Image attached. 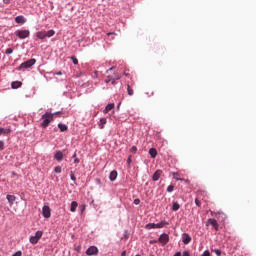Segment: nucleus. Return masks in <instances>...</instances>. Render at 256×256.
<instances>
[{
	"label": "nucleus",
	"mask_w": 256,
	"mask_h": 256,
	"mask_svg": "<svg viewBox=\"0 0 256 256\" xmlns=\"http://www.w3.org/2000/svg\"><path fill=\"white\" fill-rule=\"evenodd\" d=\"M6 199H7L8 203H9V205L11 206V205H13V203H15L17 197H15V195L8 194L6 196Z\"/></svg>",
	"instance_id": "nucleus-14"
},
{
	"label": "nucleus",
	"mask_w": 256,
	"mask_h": 256,
	"mask_svg": "<svg viewBox=\"0 0 256 256\" xmlns=\"http://www.w3.org/2000/svg\"><path fill=\"white\" fill-rule=\"evenodd\" d=\"M29 241L32 245H37V243H39V238H36V236H31Z\"/></svg>",
	"instance_id": "nucleus-23"
},
{
	"label": "nucleus",
	"mask_w": 256,
	"mask_h": 256,
	"mask_svg": "<svg viewBox=\"0 0 256 256\" xmlns=\"http://www.w3.org/2000/svg\"><path fill=\"white\" fill-rule=\"evenodd\" d=\"M130 151L134 154L137 153V146H132Z\"/></svg>",
	"instance_id": "nucleus-37"
},
{
	"label": "nucleus",
	"mask_w": 256,
	"mask_h": 256,
	"mask_svg": "<svg viewBox=\"0 0 256 256\" xmlns=\"http://www.w3.org/2000/svg\"><path fill=\"white\" fill-rule=\"evenodd\" d=\"M209 225H212L215 231H219V223H217V220L215 218H209L207 220L206 227H209Z\"/></svg>",
	"instance_id": "nucleus-6"
},
{
	"label": "nucleus",
	"mask_w": 256,
	"mask_h": 256,
	"mask_svg": "<svg viewBox=\"0 0 256 256\" xmlns=\"http://www.w3.org/2000/svg\"><path fill=\"white\" fill-rule=\"evenodd\" d=\"M71 61H72V63H73L74 65H79V60L77 59V57L72 56V57H71Z\"/></svg>",
	"instance_id": "nucleus-27"
},
{
	"label": "nucleus",
	"mask_w": 256,
	"mask_h": 256,
	"mask_svg": "<svg viewBox=\"0 0 256 256\" xmlns=\"http://www.w3.org/2000/svg\"><path fill=\"white\" fill-rule=\"evenodd\" d=\"M139 203H141L139 198L134 199V205H139Z\"/></svg>",
	"instance_id": "nucleus-40"
},
{
	"label": "nucleus",
	"mask_w": 256,
	"mask_h": 256,
	"mask_svg": "<svg viewBox=\"0 0 256 256\" xmlns=\"http://www.w3.org/2000/svg\"><path fill=\"white\" fill-rule=\"evenodd\" d=\"M195 205L197 206V207H201V201H199V199H195Z\"/></svg>",
	"instance_id": "nucleus-38"
},
{
	"label": "nucleus",
	"mask_w": 256,
	"mask_h": 256,
	"mask_svg": "<svg viewBox=\"0 0 256 256\" xmlns=\"http://www.w3.org/2000/svg\"><path fill=\"white\" fill-rule=\"evenodd\" d=\"M191 236L187 233H183L182 234V243H184V245H189V243H191Z\"/></svg>",
	"instance_id": "nucleus-11"
},
{
	"label": "nucleus",
	"mask_w": 256,
	"mask_h": 256,
	"mask_svg": "<svg viewBox=\"0 0 256 256\" xmlns=\"http://www.w3.org/2000/svg\"><path fill=\"white\" fill-rule=\"evenodd\" d=\"M158 241L163 246L167 245V243H169V234L167 233L161 234L160 237L158 238Z\"/></svg>",
	"instance_id": "nucleus-7"
},
{
	"label": "nucleus",
	"mask_w": 256,
	"mask_h": 256,
	"mask_svg": "<svg viewBox=\"0 0 256 256\" xmlns=\"http://www.w3.org/2000/svg\"><path fill=\"white\" fill-rule=\"evenodd\" d=\"M70 179L71 181H77V178L75 177V174L73 173V171L70 172Z\"/></svg>",
	"instance_id": "nucleus-31"
},
{
	"label": "nucleus",
	"mask_w": 256,
	"mask_h": 256,
	"mask_svg": "<svg viewBox=\"0 0 256 256\" xmlns=\"http://www.w3.org/2000/svg\"><path fill=\"white\" fill-rule=\"evenodd\" d=\"M58 128L60 129L61 133H65L67 131L68 127L65 124L59 123Z\"/></svg>",
	"instance_id": "nucleus-22"
},
{
	"label": "nucleus",
	"mask_w": 256,
	"mask_h": 256,
	"mask_svg": "<svg viewBox=\"0 0 256 256\" xmlns=\"http://www.w3.org/2000/svg\"><path fill=\"white\" fill-rule=\"evenodd\" d=\"M135 256H141V255L137 254V255H135Z\"/></svg>",
	"instance_id": "nucleus-56"
},
{
	"label": "nucleus",
	"mask_w": 256,
	"mask_h": 256,
	"mask_svg": "<svg viewBox=\"0 0 256 256\" xmlns=\"http://www.w3.org/2000/svg\"><path fill=\"white\" fill-rule=\"evenodd\" d=\"M174 179H176V181H182V179L178 178V176H174Z\"/></svg>",
	"instance_id": "nucleus-49"
},
{
	"label": "nucleus",
	"mask_w": 256,
	"mask_h": 256,
	"mask_svg": "<svg viewBox=\"0 0 256 256\" xmlns=\"http://www.w3.org/2000/svg\"><path fill=\"white\" fill-rule=\"evenodd\" d=\"M112 79H113V76H107L105 79V83H111Z\"/></svg>",
	"instance_id": "nucleus-34"
},
{
	"label": "nucleus",
	"mask_w": 256,
	"mask_h": 256,
	"mask_svg": "<svg viewBox=\"0 0 256 256\" xmlns=\"http://www.w3.org/2000/svg\"><path fill=\"white\" fill-rule=\"evenodd\" d=\"M13 53V48H7L5 51L6 55H11Z\"/></svg>",
	"instance_id": "nucleus-32"
},
{
	"label": "nucleus",
	"mask_w": 256,
	"mask_h": 256,
	"mask_svg": "<svg viewBox=\"0 0 256 256\" xmlns=\"http://www.w3.org/2000/svg\"><path fill=\"white\" fill-rule=\"evenodd\" d=\"M10 2L11 0H3V3H5V5H9Z\"/></svg>",
	"instance_id": "nucleus-46"
},
{
	"label": "nucleus",
	"mask_w": 256,
	"mask_h": 256,
	"mask_svg": "<svg viewBox=\"0 0 256 256\" xmlns=\"http://www.w3.org/2000/svg\"><path fill=\"white\" fill-rule=\"evenodd\" d=\"M5 149V142L3 140H0V151H3Z\"/></svg>",
	"instance_id": "nucleus-33"
},
{
	"label": "nucleus",
	"mask_w": 256,
	"mask_h": 256,
	"mask_svg": "<svg viewBox=\"0 0 256 256\" xmlns=\"http://www.w3.org/2000/svg\"><path fill=\"white\" fill-rule=\"evenodd\" d=\"M174 256H181V252H176Z\"/></svg>",
	"instance_id": "nucleus-51"
},
{
	"label": "nucleus",
	"mask_w": 256,
	"mask_h": 256,
	"mask_svg": "<svg viewBox=\"0 0 256 256\" xmlns=\"http://www.w3.org/2000/svg\"><path fill=\"white\" fill-rule=\"evenodd\" d=\"M111 85H117V80H115L114 78H112V80H111Z\"/></svg>",
	"instance_id": "nucleus-42"
},
{
	"label": "nucleus",
	"mask_w": 256,
	"mask_h": 256,
	"mask_svg": "<svg viewBox=\"0 0 256 256\" xmlns=\"http://www.w3.org/2000/svg\"><path fill=\"white\" fill-rule=\"evenodd\" d=\"M109 179H110V181H115L117 179V171L116 170H113L110 172Z\"/></svg>",
	"instance_id": "nucleus-21"
},
{
	"label": "nucleus",
	"mask_w": 256,
	"mask_h": 256,
	"mask_svg": "<svg viewBox=\"0 0 256 256\" xmlns=\"http://www.w3.org/2000/svg\"><path fill=\"white\" fill-rule=\"evenodd\" d=\"M213 251L215 252V254H216L217 256H221V250H219V249H214Z\"/></svg>",
	"instance_id": "nucleus-39"
},
{
	"label": "nucleus",
	"mask_w": 256,
	"mask_h": 256,
	"mask_svg": "<svg viewBox=\"0 0 256 256\" xmlns=\"http://www.w3.org/2000/svg\"><path fill=\"white\" fill-rule=\"evenodd\" d=\"M54 35H55V30H48V31L42 30V31L36 32L37 39H41V40L45 39L46 37L51 38Z\"/></svg>",
	"instance_id": "nucleus-2"
},
{
	"label": "nucleus",
	"mask_w": 256,
	"mask_h": 256,
	"mask_svg": "<svg viewBox=\"0 0 256 256\" xmlns=\"http://www.w3.org/2000/svg\"><path fill=\"white\" fill-rule=\"evenodd\" d=\"M14 35H16L18 39H27V37L31 35V32L29 30H16Z\"/></svg>",
	"instance_id": "nucleus-5"
},
{
	"label": "nucleus",
	"mask_w": 256,
	"mask_h": 256,
	"mask_svg": "<svg viewBox=\"0 0 256 256\" xmlns=\"http://www.w3.org/2000/svg\"><path fill=\"white\" fill-rule=\"evenodd\" d=\"M107 35L109 37V36L113 35V32H109V33H107Z\"/></svg>",
	"instance_id": "nucleus-53"
},
{
	"label": "nucleus",
	"mask_w": 256,
	"mask_h": 256,
	"mask_svg": "<svg viewBox=\"0 0 256 256\" xmlns=\"http://www.w3.org/2000/svg\"><path fill=\"white\" fill-rule=\"evenodd\" d=\"M115 70V66H112L111 68H109L108 70H106V73H109V71H113Z\"/></svg>",
	"instance_id": "nucleus-44"
},
{
	"label": "nucleus",
	"mask_w": 256,
	"mask_h": 256,
	"mask_svg": "<svg viewBox=\"0 0 256 256\" xmlns=\"http://www.w3.org/2000/svg\"><path fill=\"white\" fill-rule=\"evenodd\" d=\"M127 255V251H122V253H121V256H126Z\"/></svg>",
	"instance_id": "nucleus-47"
},
{
	"label": "nucleus",
	"mask_w": 256,
	"mask_h": 256,
	"mask_svg": "<svg viewBox=\"0 0 256 256\" xmlns=\"http://www.w3.org/2000/svg\"><path fill=\"white\" fill-rule=\"evenodd\" d=\"M105 125H107V118H100V122L98 124L99 129H105Z\"/></svg>",
	"instance_id": "nucleus-15"
},
{
	"label": "nucleus",
	"mask_w": 256,
	"mask_h": 256,
	"mask_svg": "<svg viewBox=\"0 0 256 256\" xmlns=\"http://www.w3.org/2000/svg\"><path fill=\"white\" fill-rule=\"evenodd\" d=\"M56 75H63V72L59 71L56 73Z\"/></svg>",
	"instance_id": "nucleus-52"
},
{
	"label": "nucleus",
	"mask_w": 256,
	"mask_h": 256,
	"mask_svg": "<svg viewBox=\"0 0 256 256\" xmlns=\"http://www.w3.org/2000/svg\"><path fill=\"white\" fill-rule=\"evenodd\" d=\"M149 155L152 159H155V157H157V149L155 148H150L149 149Z\"/></svg>",
	"instance_id": "nucleus-20"
},
{
	"label": "nucleus",
	"mask_w": 256,
	"mask_h": 256,
	"mask_svg": "<svg viewBox=\"0 0 256 256\" xmlns=\"http://www.w3.org/2000/svg\"><path fill=\"white\" fill-rule=\"evenodd\" d=\"M54 114L51 112H46L42 115L41 119L43 120L41 123V127H43V129H47V126L50 125V123H52Z\"/></svg>",
	"instance_id": "nucleus-1"
},
{
	"label": "nucleus",
	"mask_w": 256,
	"mask_h": 256,
	"mask_svg": "<svg viewBox=\"0 0 256 256\" xmlns=\"http://www.w3.org/2000/svg\"><path fill=\"white\" fill-rule=\"evenodd\" d=\"M42 215L45 219H49L51 217V208L49 206H43Z\"/></svg>",
	"instance_id": "nucleus-9"
},
{
	"label": "nucleus",
	"mask_w": 256,
	"mask_h": 256,
	"mask_svg": "<svg viewBox=\"0 0 256 256\" xmlns=\"http://www.w3.org/2000/svg\"><path fill=\"white\" fill-rule=\"evenodd\" d=\"M21 85H23V83H21V81H14L11 83L12 89H19V87H21Z\"/></svg>",
	"instance_id": "nucleus-19"
},
{
	"label": "nucleus",
	"mask_w": 256,
	"mask_h": 256,
	"mask_svg": "<svg viewBox=\"0 0 256 256\" xmlns=\"http://www.w3.org/2000/svg\"><path fill=\"white\" fill-rule=\"evenodd\" d=\"M113 79H115V81H119V79H121V75L115 74V75L113 76Z\"/></svg>",
	"instance_id": "nucleus-36"
},
{
	"label": "nucleus",
	"mask_w": 256,
	"mask_h": 256,
	"mask_svg": "<svg viewBox=\"0 0 256 256\" xmlns=\"http://www.w3.org/2000/svg\"><path fill=\"white\" fill-rule=\"evenodd\" d=\"M97 183H101V180H100V179H97Z\"/></svg>",
	"instance_id": "nucleus-55"
},
{
	"label": "nucleus",
	"mask_w": 256,
	"mask_h": 256,
	"mask_svg": "<svg viewBox=\"0 0 256 256\" xmlns=\"http://www.w3.org/2000/svg\"><path fill=\"white\" fill-rule=\"evenodd\" d=\"M54 159L55 161H58V163H61V161H63V151L61 150L56 151L54 154Z\"/></svg>",
	"instance_id": "nucleus-12"
},
{
	"label": "nucleus",
	"mask_w": 256,
	"mask_h": 256,
	"mask_svg": "<svg viewBox=\"0 0 256 256\" xmlns=\"http://www.w3.org/2000/svg\"><path fill=\"white\" fill-rule=\"evenodd\" d=\"M179 209H181V205H179L177 202H173L172 211H179Z\"/></svg>",
	"instance_id": "nucleus-24"
},
{
	"label": "nucleus",
	"mask_w": 256,
	"mask_h": 256,
	"mask_svg": "<svg viewBox=\"0 0 256 256\" xmlns=\"http://www.w3.org/2000/svg\"><path fill=\"white\" fill-rule=\"evenodd\" d=\"M0 135H11V128H0Z\"/></svg>",
	"instance_id": "nucleus-17"
},
{
	"label": "nucleus",
	"mask_w": 256,
	"mask_h": 256,
	"mask_svg": "<svg viewBox=\"0 0 256 256\" xmlns=\"http://www.w3.org/2000/svg\"><path fill=\"white\" fill-rule=\"evenodd\" d=\"M15 175H17V173H15V172H12V177H15Z\"/></svg>",
	"instance_id": "nucleus-54"
},
{
	"label": "nucleus",
	"mask_w": 256,
	"mask_h": 256,
	"mask_svg": "<svg viewBox=\"0 0 256 256\" xmlns=\"http://www.w3.org/2000/svg\"><path fill=\"white\" fill-rule=\"evenodd\" d=\"M182 256H191V254H189V251H184V252L182 253Z\"/></svg>",
	"instance_id": "nucleus-43"
},
{
	"label": "nucleus",
	"mask_w": 256,
	"mask_h": 256,
	"mask_svg": "<svg viewBox=\"0 0 256 256\" xmlns=\"http://www.w3.org/2000/svg\"><path fill=\"white\" fill-rule=\"evenodd\" d=\"M153 243H157V241L156 240H151L150 245H153Z\"/></svg>",
	"instance_id": "nucleus-50"
},
{
	"label": "nucleus",
	"mask_w": 256,
	"mask_h": 256,
	"mask_svg": "<svg viewBox=\"0 0 256 256\" xmlns=\"http://www.w3.org/2000/svg\"><path fill=\"white\" fill-rule=\"evenodd\" d=\"M78 206L79 204L77 203V201H72L70 206L71 213H75L77 211Z\"/></svg>",
	"instance_id": "nucleus-16"
},
{
	"label": "nucleus",
	"mask_w": 256,
	"mask_h": 256,
	"mask_svg": "<svg viewBox=\"0 0 256 256\" xmlns=\"http://www.w3.org/2000/svg\"><path fill=\"white\" fill-rule=\"evenodd\" d=\"M167 225H169V222L161 221V222L156 223V224L155 223H148V224H146L145 228L149 229V230H151V229H163V227H165Z\"/></svg>",
	"instance_id": "nucleus-3"
},
{
	"label": "nucleus",
	"mask_w": 256,
	"mask_h": 256,
	"mask_svg": "<svg viewBox=\"0 0 256 256\" xmlns=\"http://www.w3.org/2000/svg\"><path fill=\"white\" fill-rule=\"evenodd\" d=\"M61 171H62L61 166H56V167L54 168V172L57 173V174L61 173Z\"/></svg>",
	"instance_id": "nucleus-30"
},
{
	"label": "nucleus",
	"mask_w": 256,
	"mask_h": 256,
	"mask_svg": "<svg viewBox=\"0 0 256 256\" xmlns=\"http://www.w3.org/2000/svg\"><path fill=\"white\" fill-rule=\"evenodd\" d=\"M36 63L37 60L35 58L29 59L20 64V66L18 67V71H21V69H31V67H33V65H35Z\"/></svg>",
	"instance_id": "nucleus-4"
},
{
	"label": "nucleus",
	"mask_w": 256,
	"mask_h": 256,
	"mask_svg": "<svg viewBox=\"0 0 256 256\" xmlns=\"http://www.w3.org/2000/svg\"><path fill=\"white\" fill-rule=\"evenodd\" d=\"M161 175H163V171L162 170H156L155 173L152 176V180L153 181H159V179H161Z\"/></svg>",
	"instance_id": "nucleus-13"
},
{
	"label": "nucleus",
	"mask_w": 256,
	"mask_h": 256,
	"mask_svg": "<svg viewBox=\"0 0 256 256\" xmlns=\"http://www.w3.org/2000/svg\"><path fill=\"white\" fill-rule=\"evenodd\" d=\"M59 114H61V111L52 113V115H59Z\"/></svg>",
	"instance_id": "nucleus-48"
},
{
	"label": "nucleus",
	"mask_w": 256,
	"mask_h": 256,
	"mask_svg": "<svg viewBox=\"0 0 256 256\" xmlns=\"http://www.w3.org/2000/svg\"><path fill=\"white\" fill-rule=\"evenodd\" d=\"M201 256H211V252H209V250H206L202 253Z\"/></svg>",
	"instance_id": "nucleus-35"
},
{
	"label": "nucleus",
	"mask_w": 256,
	"mask_h": 256,
	"mask_svg": "<svg viewBox=\"0 0 256 256\" xmlns=\"http://www.w3.org/2000/svg\"><path fill=\"white\" fill-rule=\"evenodd\" d=\"M175 189V186L174 185H169L168 187H167V192L168 193H173V190Z\"/></svg>",
	"instance_id": "nucleus-29"
},
{
	"label": "nucleus",
	"mask_w": 256,
	"mask_h": 256,
	"mask_svg": "<svg viewBox=\"0 0 256 256\" xmlns=\"http://www.w3.org/2000/svg\"><path fill=\"white\" fill-rule=\"evenodd\" d=\"M115 108V104L114 103H110L108 104L105 109L103 110V113L107 114L108 111H111Z\"/></svg>",
	"instance_id": "nucleus-18"
},
{
	"label": "nucleus",
	"mask_w": 256,
	"mask_h": 256,
	"mask_svg": "<svg viewBox=\"0 0 256 256\" xmlns=\"http://www.w3.org/2000/svg\"><path fill=\"white\" fill-rule=\"evenodd\" d=\"M99 254V249L96 246H90L87 250H86V255H98Z\"/></svg>",
	"instance_id": "nucleus-8"
},
{
	"label": "nucleus",
	"mask_w": 256,
	"mask_h": 256,
	"mask_svg": "<svg viewBox=\"0 0 256 256\" xmlns=\"http://www.w3.org/2000/svg\"><path fill=\"white\" fill-rule=\"evenodd\" d=\"M15 23H18V25H25V23H27V18L23 15H19L15 18Z\"/></svg>",
	"instance_id": "nucleus-10"
},
{
	"label": "nucleus",
	"mask_w": 256,
	"mask_h": 256,
	"mask_svg": "<svg viewBox=\"0 0 256 256\" xmlns=\"http://www.w3.org/2000/svg\"><path fill=\"white\" fill-rule=\"evenodd\" d=\"M34 237L41 239V237H43V231L41 230L36 231Z\"/></svg>",
	"instance_id": "nucleus-26"
},
{
	"label": "nucleus",
	"mask_w": 256,
	"mask_h": 256,
	"mask_svg": "<svg viewBox=\"0 0 256 256\" xmlns=\"http://www.w3.org/2000/svg\"><path fill=\"white\" fill-rule=\"evenodd\" d=\"M127 93H128V95L130 96V97H132V95H133V90H132V88H131V86H129V85H127Z\"/></svg>",
	"instance_id": "nucleus-28"
},
{
	"label": "nucleus",
	"mask_w": 256,
	"mask_h": 256,
	"mask_svg": "<svg viewBox=\"0 0 256 256\" xmlns=\"http://www.w3.org/2000/svg\"><path fill=\"white\" fill-rule=\"evenodd\" d=\"M72 158L74 159V163H76V164L81 163V160H79V158H77V152L73 153Z\"/></svg>",
	"instance_id": "nucleus-25"
},
{
	"label": "nucleus",
	"mask_w": 256,
	"mask_h": 256,
	"mask_svg": "<svg viewBox=\"0 0 256 256\" xmlns=\"http://www.w3.org/2000/svg\"><path fill=\"white\" fill-rule=\"evenodd\" d=\"M131 161H132L131 156H129L128 159H127V165H131Z\"/></svg>",
	"instance_id": "nucleus-45"
},
{
	"label": "nucleus",
	"mask_w": 256,
	"mask_h": 256,
	"mask_svg": "<svg viewBox=\"0 0 256 256\" xmlns=\"http://www.w3.org/2000/svg\"><path fill=\"white\" fill-rule=\"evenodd\" d=\"M22 255H23V253L21 251H17L12 256H22Z\"/></svg>",
	"instance_id": "nucleus-41"
}]
</instances>
